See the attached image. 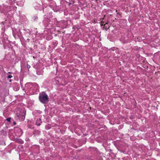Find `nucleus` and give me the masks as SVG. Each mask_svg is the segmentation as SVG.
Segmentation results:
<instances>
[{
	"mask_svg": "<svg viewBox=\"0 0 160 160\" xmlns=\"http://www.w3.org/2000/svg\"><path fill=\"white\" fill-rule=\"evenodd\" d=\"M30 86H32L31 87L32 88V89H34V90H38L39 89V86L38 84L37 83H34L33 85L30 84Z\"/></svg>",
	"mask_w": 160,
	"mask_h": 160,
	"instance_id": "20e7f679",
	"label": "nucleus"
},
{
	"mask_svg": "<svg viewBox=\"0 0 160 160\" xmlns=\"http://www.w3.org/2000/svg\"><path fill=\"white\" fill-rule=\"evenodd\" d=\"M41 119L37 120L36 122V125L37 126H40L41 124Z\"/></svg>",
	"mask_w": 160,
	"mask_h": 160,
	"instance_id": "0eeeda50",
	"label": "nucleus"
},
{
	"mask_svg": "<svg viewBox=\"0 0 160 160\" xmlns=\"http://www.w3.org/2000/svg\"><path fill=\"white\" fill-rule=\"evenodd\" d=\"M38 19V18L37 17H35V18H34V20L35 21V20H37Z\"/></svg>",
	"mask_w": 160,
	"mask_h": 160,
	"instance_id": "ddd939ff",
	"label": "nucleus"
},
{
	"mask_svg": "<svg viewBox=\"0 0 160 160\" xmlns=\"http://www.w3.org/2000/svg\"><path fill=\"white\" fill-rule=\"evenodd\" d=\"M8 73L10 74H12V73L10 72H8Z\"/></svg>",
	"mask_w": 160,
	"mask_h": 160,
	"instance_id": "dca6fc26",
	"label": "nucleus"
},
{
	"mask_svg": "<svg viewBox=\"0 0 160 160\" xmlns=\"http://www.w3.org/2000/svg\"><path fill=\"white\" fill-rule=\"evenodd\" d=\"M14 125H15L16 124V123H14Z\"/></svg>",
	"mask_w": 160,
	"mask_h": 160,
	"instance_id": "f3484780",
	"label": "nucleus"
},
{
	"mask_svg": "<svg viewBox=\"0 0 160 160\" xmlns=\"http://www.w3.org/2000/svg\"><path fill=\"white\" fill-rule=\"evenodd\" d=\"M135 39L136 41L138 42H141L142 40V38L140 37H136Z\"/></svg>",
	"mask_w": 160,
	"mask_h": 160,
	"instance_id": "423d86ee",
	"label": "nucleus"
},
{
	"mask_svg": "<svg viewBox=\"0 0 160 160\" xmlns=\"http://www.w3.org/2000/svg\"><path fill=\"white\" fill-rule=\"evenodd\" d=\"M25 112L24 110H21L19 113L16 114V118L20 121H23L25 118Z\"/></svg>",
	"mask_w": 160,
	"mask_h": 160,
	"instance_id": "f03ea898",
	"label": "nucleus"
},
{
	"mask_svg": "<svg viewBox=\"0 0 160 160\" xmlns=\"http://www.w3.org/2000/svg\"><path fill=\"white\" fill-rule=\"evenodd\" d=\"M26 67H27V68L28 69H29V68H30L31 67L28 64H27Z\"/></svg>",
	"mask_w": 160,
	"mask_h": 160,
	"instance_id": "1a4fd4ad",
	"label": "nucleus"
},
{
	"mask_svg": "<svg viewBox=\"0 0 160 160\" xmlns=\"http://www.w3.org/2000/svg\"><path fill=\"white\" fill-rule=\"evenodd\" d=\"M13 36L15 37V35L14 34H13Z\"/></svg>",
	"mask_w": 160,
	"mask_h": 160,
	"instance_id": "412c9836",
	"label": "nucleus"
},
{
	"mask_svg": "<svg viewBox=\"0 0 160 160\" xmlns=\"http://www.w3.org/2000/svg\"><path fill=\"white\" fill-rule=\"evenodd\" d=\"M62 81V80L61 78L59 77H56L53 80V84L54 86H56V87L62 84L61 82Z\"/></svg>",
	"mask_w": 160,
	"mask_h": 160,
	"instance_id": "7ed1b4c3",
	"label": "nucleus"
},
{
	"mask_svg": "<svg viewBox=\"0 0 160 160\" xmlns=\"http://www.w3.org/2000/svg\"><path fill=\"white\" fill-rule=\"evenodd\" d=\"M118 12V11H117V10H116V12H117V15H120V13H119V12Z\"/></svg>",
	"mask_w": 160,
	"mask_h": 160,
	"instance_id": "4468645a",
	"label": "nucleus"
},
{
	"mask_svg": "<svg viewBox=\"0 0 160 160\" xmlns=\"http://www.w3.org/2000/svg\"><path fill=\"white\" fill-rule=\"evenodd\" d=\"M9 81H10V82H11V80H10Z\"/></svg>",
	"mask_w": 160,
	"mask_h": 160,
	"instance_id": "6ab92c4d",
	"label": "nucleus"
},
{
	"mask_svg": "<svg viewBox=\"0 0 160 160\" xmlns=\"http://www.w3.org/2000/svg\"><path fill=\"white\" fill-rule=\"evenodd\" d=\"M129 42V41L128 39H126V40H125L123 42V43H127Z\"/></svg>",
	"mask_w": 160,
	"mask_h": 160,
	"instance_id": "6e6552de",
	"label": "nucleus"
},
{
	"mask_svg": "<svg viewBox=\"0 0 160 160\" xmlns=\"http://www.w3.org/2000/svg\"><path fill=\"white\" fill-rule=\"evenodd\" d=\"M105 28H106V30H107L109 28V26L108 25L107 26H105Z\"/></svg>",
	"mask_w": 160,
	"mask_h": 160,
	"instance_id": "f8f14e48",
	"label": "nucleus"
},
{
	"mask_svg": "<svg viewBox=\"0 0 160 160\" xmlns=\"http://www.w3.org/2000/svg\"><path fill=\"white\" fill-rule=\"evenodd\" d=\"M16 142L18 143L22 144L23 143V141L20 139H17L16 140Z\"/></svg>",
	"mask_w": 160,
	"mask_h": 160,
	"instance_id": "39448f33",
	"label": "nucleus"
},
{
	"mask_svg": "<svg viewBox=\"0 0 160 160\" xmlns=\"http://www.w3.org/2000/svg\"><path fill=\"white\" fill-rule=\"evenodd\" d=\"M37 74H38V75H40V73H39V72H37Z\"/></svg>",
	"mask_w": 160,
	"mask_h": 160,
	"instance_id": "2eb2a0df",
	"label": "nucleus"
},
{
	"mask_svg": "<svg viewBox=\"0 0 160 160\" xmlns=\"http://www.w3.org/2000/svg\"><path fill=\"white\" fill-rule=\"evenodd\" d=\"M11 119V118H8L7 119H6V120L8 121V122H10V120Z\"/></svg>",
	"mask_w": 160,
	"mask_h": 160,
	"instance_id": "9b49d317",
	"label": "nucleus"
},
{
	"mask_svg": "<svg viewBox=\"0 0 160 160\" xmlns=\"http://www.w3.org/2000/svg\"><path fill=\"white\" fill-rule=\"evenodd\" d=\"M27 85V84H26L25 85L26 86Z\"/></svg>",
	"mask_w": 160,
	"mask_h": 160,
	"instance_id": "aec40b11",
	"label": "nucleus"
},
{
	"mask_svg": "<svg viewBox=\"0 0 160 160\" xmlns=\"http://www.w3.org/2000/svg\"><path fill=\"white\" fill-rule=\"evenodd\" d=\"M39 99L40 102L43 104L47 103L49 101V98L48 95L44 91L40 93Z\"/></svg>",
	"mask_w": 160,
	"mask_h": 160,
	"instance_id": "f257e3e1",
	"label": "nucleus"
},
{
	"mask_svg": "<svg viewBox=\"0 0 160 160\" xmlns=\"http://www.w3.org/2000/svg\"><path fill=\"white\" fill-rule=\"evenodd\" d=\"M71 4V3H69V5H70Z\"/></svg>",
	"mask_w": 160,
	"mask_h": 160,
	"instance_id": "a211bd4d",
	"label": "nucleus"
},
{
	"mask_svg": "<svg viewBox=\"0 0 160 160\" xmlns=\"http://www.w3.org/2000/svg\"><path fill=\"white\" fill-rule=\"evenodd\" d=\"M12 77V76L11 75H9L7 77L8 78H11Z\"/></svg>",
	"mask_w": 160,
	"mask_h": 160,
	"instance_id": "9d476101",
	"label": "nucleus"
}]
</instances>
